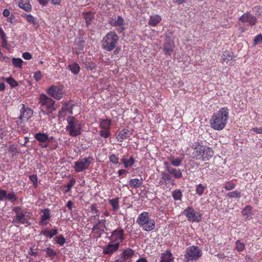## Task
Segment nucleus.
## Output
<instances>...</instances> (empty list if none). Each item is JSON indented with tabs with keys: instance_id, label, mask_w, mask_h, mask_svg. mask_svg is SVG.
<instances>
[{
	"instance_id": "nucleus-32",
	"label": "nucleus",
	"mask_w": 262,
	"mask_h": 262,
	"mask_svg": "<svg viewBox=\"0 0 262 262\" xmlns=\"http://www.w3.org/2000/svg\"><path fill=\"white\" fill-rule=\"evenodd\" d=\"M84 16V18L85 19V21L86 25L88 26L90 24V21L94 17L93 14L91 13V11L88 12L83 14Z\"/></svg>"
},
{
	"instance_id": "nucleus-12",
	"label": "nucleus",
	"mask_w": 262,
	"mask_h": 262,
	"mask_svg": "<svg viewBox=\"0 0 262 262\" xmlns=\"http://www.w3.org/2000/svg\"><path fill=\"white\" fill-rule=\"evenodd\" d=\"M243 23H248L250 25H254L256 21V17L251 15L249 13L243 14L239 18Z\"/></svg>"
},
{
	"instance_id": "nucleus-15",
	"label": "nucleus",
	"mask_w": 262,
	"mask_h": 262,
	"mask_svg": "<svg viewBox=\"0 0 262 262\" xmlns=\"http://www.w3.org/2000/svg\"><path fill=\"white\" fill-rule=\"evenodd\" d=\"M110 24L113 26L120 27L121 29L120 32L124 29V27H123L124 25V19L122 18V17L120 16L112 19V20L110 21Z\"/></svg>"
},
{
	"instance_id": "nucleus-29",
	"label": "nucleus",
	"mask_w": 262,
	"mask_h": 262,
	"mask_svg": "<svg viewBox=\"0 0 262 262\" xmlns=\"http://www.w3.org/2000/svg\"><path fill=\"white\" fill-rule=\"evenodd\" d=\"M16 221L15 223H20L25 224L26 223V219L25 217V214L23 212H21L19 214L16 215Z\"/></svg>"
},
{
	"instance_id": "nucleus-7",
	"label": "nucleus",
	"mask_w": 262,
	"mask_h": 262,
	"mask_svg": "<svg viewBox=\"0 0 262 262\" xmlns=\"http://www.w3.org/2000/svg\"><path fill=\"white\" fill-rule=\"evenodd\" d=\"M92 158L89 157L79 160L75 163V170L77 172L82 171L88 168L91 163Z\"/></svg>"
},
{
	"instance_id": "nucleus-60",
	"label": "nucleus",
	"mask_w": 262,
	"mask_h": 262,
	"mask_svg": "<svg viewBox=\"0 0 262 262\" xmlns=\"http://www.w3.org/2000/svg\"><path fill=\"white\" fill-rule=\"evenodd\" d=\"M0 36L2 39H4L6 38V35L2 28H0Z\"/></svg>"
},
{
	"instance_id": "nucleus-16",
	"label": "nucleus",
	"mask_w": 262,
	"mask_h": 262,
	"mask_svg": "<svg viewBox=\"0 0 262 262\" xmlns=\"http://www.w3.org/2000/svg\"><path fill=\"white\" fill-rule=\"evenodd\" d=\"M119 245L118 243L109 244L103 250V253L106 254H112L114 251L118 250Z\"/></svg>"
},
{
	"instance_id": "nucleus-53",
	"label": "nucleus",
	"mask_w": 262,
	"mask_h": 262,
	"mask_svg": "<svg viewBox=\"0 0 262 262\" xmlns=\"http://www.w3.org/2000/svg\"><path fill=\"white\" fill-rule=\"evenodd\" d=\"M110 161L113 163H118V159L116 157L115 155H112L110 157Z\"/></svg>"
},
{
	"instance_id": "nucleus-56",
	"label": "nucleus",
	"mask_w": 262,
	"mask_h": 262,
	"mask_svg": "<svg viewBox=\"0 0 262 262\" xmlns=\"http://www.w3.org/2000/svg\"><path fill=\"white\" fill-rule=\"evenodd\" d=\"M6 197L9 200H13L15 198V194L13 193H9Z\"/></svg>"
},
{
	"instance_id": "nucleus-51",
	"label": "nucleus",
	"mask_w": 262,
	"mask_h": 262,
	"mask_svg": "<svg viewBox=\"0 0 262 262\" xmlns=\"http://www.w3.org/2000/svg\"><path fill=\"white\" fill-rule=\"evenodd\" d=\"M34 77L36 81H39L41 78V72L39 71L36 72Z\"/></svg>"
},
{
	"instance_id": "nucleus-44",
	"label": "nucleus",
	"mask_w": 262,
	"mask_h": 262,
	"mask_svg": "<svg viewBox=\"0 0 262 262\" xmlns=\"http://www.w3.org/2000/svg\"><path fill=\"white\" fill-rule=\"evenodd\" d=\"M110 204L112 206L113 209L115 210L118 207V200L113 199L110 201Z\"/></svg>"
},
{
	"instance_id": "nucleus-63",
	"label": "nucleus",
	"mask_w": 262,
	"mask_h": 262,
	"mask_svg": "<svg viewBox=\"0 0 262 262\" xmlns=\"http://www.w3.org/2000/svg\"><path fill=\"white\" fill-rule=\"evenodd\" d=\"M48 1L49 0H38L39 3L42 5H46Z\"/></svg>"
},
{
	"instance_id": "nucleus-37",
	"label": "nucleus",
	"mask_w": 262,
	"mask_h": 262,
	"mask_svg": "<svg viewBox=\"0 0 262 262\" xmlns=\"http://www.w3.org/2000/svg\"><path fill=\"white\" fill-rule=\"evenodd\" d=\"M262 43V34H259L257 35L254 39L253 46H255L256 45Z\"/></svg>"
},
{
	"instance_id": "nucleus-36",
	"label": "nucleus",
	"mask_w": 262,
	"mask_h": 262,
	"mask_svg": "<svg viewBox=\"0 0 262 262\" xmlns=\"http://www.w3.org/2000/svg\"><path fill=\"white\" fill-rule=\"evenodd\" d=\"M236 249L238 251H242L245 249V244L237 240L236 242Z\"/></svg>"
},
{
	"instance_id": "nucleus-43",
	"label": "nucleus",
	"mask_w": 262,
	"mask_h": 262,
	"mask_svg": "<svg viewBox=\"0 0 262 262\" xmlns=\"http://www.w3.org/2000/svg\"><path fill=\"white\" fill-rule=\"evenodd\" d=\"M100 135L105 138H107L110 135V130L102 129L100 131Z\"/></svg>"
},
{
	"instance_id": "nucleus-50",
	"label": "nucleus",
	"mask_w": 262,
	"mask_h": 262,
	"mask_svg": "<svg viewBox=\"0 0 262 262\" xmlns=\"http://www.w3.org/2000/svg\"><path fill=\"white\" fill-rule=\"evenodd\" d=\"M83 43H84V40L82 39H79L77 42V44L78 46V49L79 50H82L83 48Z\"/></svg>"
},
{
	"instance_id": "nucleus-20",
	"label": "nucleus",
	"mask_w": 262,
	"mask_h": 262,
	"mask_svg": "<svg viewBox=\"0 0 262 262\" xmlns=\"http://www.w3.org/2000/svg\"><path fill=\"white\" fill-rule=\"evenodd\" d=\"M161 20V17L158 15H151L148 20L149 25L155 26L159 24Z\"/></svg>"
},
{
	"instance_id": "nucleus-21",
	"label": "nucleus",
	"mask_w": 262,
	"mask_h": 262,
	"mask_svg": "<svg viewBox=\"0 0 262 262\" xmlns=\"http://www.w3.org/2000/svg\"><path fill=\"white\" fill-rule=\"evenodd\" d=\"M18 5L20 8L28 12L31 9V6L29 4L28 0H20L18 2Z\"/></svg>"
},
{
	"instance_id": "nucleus-24",
	"label": "nucleus",
	"mask_w": 262,
	"mask_h": 262,
	"mask_svg": "<svg viewBox=\"0 0 262 262\" xmlns=\"http://www.w3.org/2000/svg\"><path fill=\"white\" fill-rule=\"evenodd\" d=\"M173 260V257L169 251L162 254L161 262H170Z\"/></svg>"
},
{
	"instance_id": "nucleus-41",
	"label": "nucleus",
	"mask_w": 262,
	"mask_h": 262,
	"mask_svg": "<svg viewBox=\"0 0 262 262\" xmlns=\"http://www.w3.org/2000/svg\"><path fill=\"white\" fill-rule=\"evenodd\" d=\"M205 186H203L201 184L198 185L196 188V191L198 194L201 195L205 190Z\"/></svg>"
},
{
	"instance_id": "nucleus-46",
	"label": "nucleus",
	"mask_w": 262,
	"mask_h": 262,
	"mask_svg": "<svg viewBox=\"0 0 262 262\" xmlns=\"http://www.w3.org/2000/svg\"><path fill=\"white\" fill-rule=\"evenodd\" d=\"M57 243L60 245H62L65 243V239L62 235H59L57 237Z\"/></svg>"
},
{
	"instance_id": "nucleus-8",
	"label": "nucleus",
	"mask_w": 262,
	"mask_h": 262,
	"mask_svg": "<svg viewBox=\"0 0 262 262\" xmlns=\"http://www.w3.org/2000/svg\"><path fill=\"white\" fill-rule=\"evenodd\" d=\"M40 102L42 105L46 106L49 110H55L54 106V101L52 99L47 97L45 94H41L40 97Z\"/></svg>"
},
{
	"instance_id": "nucleus-62",
	"label": "nucleus",
	"mask_w": 262,
	"mask_h": 262,
	"mask_svg": "<svg viewBox=\"0 0 262 262\" xmlns=\"http://www.w3.org/2000/svg\"><path fill=\"white\" fill-rule=\"evenodd\" d=\"M3 15L5 17H8L10 15V11L8 9H5L3 11Z\"/></svg>"
},
{
	"instance_id": "nucleus-28",
	"label": "nucleus",
	"mask_w": 262,
	"mask_h": 262,
	"mask_svg": "<svg viewBox=\"0 0 262 262\" xmlns=\"http://www.w3.org/2000/svg\"><path fill=\"white\" fill-rule=\"evenodd\" d=\"M36 139L40 142H46L48 140V137L47 135L42 133H37L35 135Z\"/></svg>"
},
{
	"instance_id": "nucleus-61",
	"label": "nucleus",
	"mask_w": 262,
	"mask_h": 262,
	"mask_svg": "<svg viewBox=\"0 0 262 262\" xmlns=\"http://www.w3.org/2000/svg\"><path fill=\"white\" fill-rule=\"evenodd\" d=\"M73 205V202L71 201H69L67 203V206L70 210H72V207Z\"/></svg>"
},
{
	"instance_id": "nucleus-1",
	"label": "nucleus",
	"mask_w": 262,
	"mask_h": 262,
	"mask_svg": "<svg viewBox=\"0 0 262 262\" xmlns=\"http://www.w3.org/2000/svg\"><path fill=\"white\" fill-rule=\"evenodd\" d=\"M229 118L228 110L222 108L219 112L212 117L210 120L211 127L215 130H221L225 127Z\"/></svg>"
},
{
	"instance_id": "nucleus-23",
	"label": "nucleus",
	"mask_w": 262,
	"mask_h": 262,
	"mask_svg": "<svg viewBox=\"0 0 262 262\" xmlns=\"http://www.w3.org/2000/svg\"><path fill=\"white\" fill-rule=\"evenodd\" d=\"M142 184V179H133L129 181V185L131 187L136 188H139Z\"/></svg>"
},
{
	"instance_id": "nucleus-49",
	"label": "nucleus",
	"mask_w": 262,
	"mask_h": 262,
	"mask_svg": "<svg viewBox=\"0 0 262 262\" xmlns=\"http://www.w3.org/2000/svg\"><path fill=\"white\" fill-rule=\"evenodd\" d=\"M122 161L124 163V164L125 165V167H127L128 166H132L134 164V161H133L130 162V163H127V159H126L125 157H124L122 159Z\"/></svg>"
},
{
	"instance_id": "nucleus-34",
	"label": "nucleus",
	"mask_w": 262,
	"mask_h": 262,
	"mask_svg": "<svg viewBox=\"0 0 262 262\" xmlns=\"http://www.w3.org/2000/svg\"><path fill=\"white\" fill-rule=\"evenodd\" d=\"M57 234V230L56 229H54L52 230H46L43 232V234L46 236H49L50 237H53L54 235H55Z\"/></svg>"
},
{
	"instance_id": "nucleus-35",
	"label": "nucleus",
	"mask_w": 262,
	"mask_h": 262,
	"mask_svg": "<svg viewBox=\"0 0 262 262\" xmlns=\"http://www.w3.org/2000/svg\"><path fill=\"white\" fill-rule=\"evenodd\" d=\"M5 80L11 85L12 87H15L17 86L18 83L12 77L5 78Z\"/></svg>"
},
{
	"instance_id": "nucleus-10",
	"label": "nucleus",
	"mask_w": 262,
	"mask_h": 262,
	"mask_svg": "<svg viewBox=\"0 0 262 262\" xmlns=\"http://www.w3.org/2000/svg\"><path fill=\"white\" fill-rule=\"evenodd\" d=\"M22 108L20 111V115L19 119L20 122H27L33 115V111L30 108H25L24 104H21Z\"/></svg>"
},
{
	"instance_id": "nucleus-54",
	"label": "nucleus",
	"mask_w": 262,
	"mask_h": 262,
	"mask_svg": "<svg viewBox=\"0 0 262 262\" xmlns=\"http://www.w3.org/2000/svg\"><path fill=\"white\" fill-rule=\"evenodd\" d=\"M75 183V181L74 180H72L67 185V192H68L70 190L71 188L74 185Z\"/></svg>"
},
{
	"instance_id": "nucleus-57",
	"label": "nucleus",
	"mask_w": 262,
	"mask_h": 262,
	"mask_svg": "<svg viewBox=\"0 0 262 262\" xmlns=\"http://www.w3.org/2000/svg\"><path fill=\"white\" fill-rule=\"evenodd\" d=\"M162 179L165 182L170 180V177L169 175H168L167 174H163V177H162Z\"/></svg>"
},
{
	"instance_id": "nucleus-9",
	"label": "nucleus",
	"mask_w": 262,
	"mask_h": 262,
	"mask_svg": "<svg viewBox=\"0 0 262 262\" xmlns=\"http://www.w3.org/2000/svg\"><path fill=\"white\" fill-rule=\"evenodd\" d=\"M184 213L189 221L198 222L201 220L200 216L191 207L186 209Z\"/></svg>"
},
{
	"instance_id": "nucleus-64",
	"label": "nucleus",
	"mask_w": 262,
	"mask_h": 262,
	"mask_svg": "<svg viewBox=\"0 0 262 262\" xmlns=\"http://www.w3.org/2000/svg\"><path fill=\"white\" fill-rule=\"evenodd\" d=\"M254 132L258 134H262V128H254Z\"/></svg>"
},
{
	"instance_id": "nucleus-22",
	"label": "nucleus",
	"mask_w": 262,
	"mask_h": 262,
	"mask_svg": "<svg viewBox=\"0 0 262 262\" xmlns=\"http://www.w3.org/2000/svg\"><path fill=\"white\" fill-rule=\"evenodd\" d=\"M233 57V53L228 51H225L222 56V59L226 63H228L229 61L232 60Z\"/></svg>"
},
{
	"instance_id": "nucleus-48",
	"label": "nucleus",
	"mask_w": 262,
	"mask_h": 262,
	"mask_svg": "<svg viewBox=\"0 0 262 262\" xmlns=\"http://www.w3.org/2000/svg\"><path fill=\"white\" fill-rule=\"evenodd\" d=\"M181 160L179 158L177 159L176 160H171V163L172 165L175 166H178L181 163Z\"/></svg>"
},
{
	"instance_id": "nucleus-11",
	"label": "nucleus",
	"mask_w": 262,
	"mask_h": 262,
	"mask_svg": "<svg viewBox=\"0 0 262 262\" xmlns=\"http://www.w3.org/2000/svg\"><path fill=\"white\" fill-rule=\"evenodd\" d=\"M123 230L119 229L114 230L111 236L112 243H118V245H119L123 239Z\"/></svg>"
},
{
	"instance_id": "nucleus-38",
	"label": "nucleus",
	"mask_w": 262,
	"mask_h": 262,
	"mask_svg": "<svg viewBox=\"0 0 262 262\" xmlns=\"http://www.w3.org/2000/svg\"><path fill=\"white\" fill-rule=\"evenodd\" d=\"M172 196L175 200H181L182 197V192L180 190H176L173 192Z\"/></svg>"
},
{
	"instance_id": "nucleus-52",
	"label": "nucleus",
	"mask_w": 262,
	"mask_h": 262,
	"mask_svg": "<svg viewBox=\"0 0 262 262\" xmlns=\"http://www.w3.org/2000/svg\"><path fill=\"white\" fill-rule=\"evenodd\" d=\"M24 58L27 60H30L32 58V55L29 52H25L23 54Z\"/></svg>"
},
{
	"instance_id": "nucleus-14",
	"label": "nucleus",
	"mask_w": 262,
	"mask_h": 262,
	"mask_svg": "<svg viewBox=\"0 0 262 262\" xmlns=\"http://www.w3.org/2000/svg\"><path fill=\"white\" fill-rule=\"evenodd\" d=\"M213 156V151L208 146H205L203 151L202 152L201 157L199 159H202L203 161L209 160Z\"/></svg>"
},
{
	"instance_id": "nucleus-58",
	"label": "nucleus",
	"mask_w": 262,
	"mask_h": 262,
	"mask_svg": "<svg viewBox=\"0 0 262 262\" xmlns=\"http://www.w3.org/2000/svg\"><path fill=\"white\" fill-rule=\"evenodd\" d=\"M6 196V191L0 190V200H3Z\"/></svg>"
},
{
	"instance_id": "nucleus-18",
	"label": "nucleus",
	"mask_w": 262,
	"mask_h": 262,
	"mask_svg": "<svg viewBox=\"0 0 262 262\" xmlns=\"http://www.w3.org/2000/svg\"><path fill=\"white\" fill-rule=\"evenodd\" d=\"M165 165L166 166L167 170L176 178H180L182 177V173L180 170H178L168 165L167 163L165 162Z\"/></svg>"
},
{
	"instance_id": "nucleus-13",
	"label": "nucleus",
	"mask_w": 262,
	"mask_h": 262,
	"mask_svg": "<svg viewBox=\"0 0 262 262\" xmlns=\"http://www.w3.org/2000/svg\"><path fill=\"white\" fill-rule=\"evenodd\" d=\"M105 222V220L104 219L99 220L98 223L93 228V231L98 234H101L102 232H104V229H106Z\"/></svg>"
},
{
	"instance_id": "nucleus-33",
	"label": "nucleus",
	"mask_w": 262,
	"mask_h": 262,
	"mask_svg": "<svg viewBox=\"0 0 262 262\" xmlns=\"http://www.w3.org/2000/svg\"><path fill=\"white\" fill-rule=\"evenodd\" d=\"M13 64L15 67L21 68L23 61L20 58H13L12 59Z\"/></svg>"
},
{
	"instance_id": "nucleus-3",
	"label": "nucleus",
	"mask_w": 262,
	"mask_h": 262,
	"mask_svg": "<svg viewBox=\"0 0 262 262\" xmlns=\"http://www.w3.org/2000/svg\"><path fill=\"white\" fill-rule=\"evenodd\" d=\"M137 223L146 231H151L155 228V222L149 219L148 213L144 212L140 214Z\"/></svg>"
},
{
	"instance_id": "nucleus-6",
	"label": "nucleus",
	"mask_w": 262,
	"mask_h": 262,
	"mask_svg": "<svg viewBox=\"0 0 262 262\" xmlns=\"http://www.w3.org/2000/svg\"><path fill=\"white\" fill-rule=\"evenodd\" d=\"M48 94L51 97L57 100H60L64 94L62 86L51 85L47 90Z\"/></svg>"
},
{
	"instance_id": "nucleus-47",
	"label": "nucleus",
	"mask_w": 262,
	"mask_h": 262,
	"mask_svg": "<svg viewBox=\"0 0 262 262\" xmlns=\"http://www.w3.org/2000/svg\"><path fill=\"white\" fill-rule=\"evenodd\" d=\"M235 185L233 183H228L225 186V189L227 190H231L234 189Z\"/></svg>"
},
{
	"instance_id": "nucleus-40",
	"label": "nucleus",
	"mask_w": 262,
	"mask_h": 262,
	"mask_svg": "<svg viewBox=\"0 0 262 262\" xmlns=\"http://www.w3.org/2000/svg\"><path fill=\"white\" fill-rule=\"evenodd\" d=\"M50 218V213L49 210L48 209H46L43 211V214L41 217V222H43L45 220H48Z\"/></svg>"
},
{
	"instance_id": "nucleus-45",
	"label": "nucleus",
	"mask_w": 262,
	"mask_h": 262,
	"mask_svg": "<svg viewBox=\"0 0 262 262\" xmlns=\"http://www.w3.org/2000/svg\"><path fill=\"white\" fill-rule=\"evenodd\" d=\"M30 180L33 182V185L35 187L37 186V178L36 175H31L30 176Z\"/></svg>"
},
{
	"instance_id": "nucleus-2",
	"label": "nucleus",
	"mask_w": 262,
	"mask_h": 262,
	"mask_svg": "<svg viewBox=\"0 0 262 262\" xmlns=\"http://www.w3.org/2000/svg\"><path fill=\"white\" fill-rule=\"evenodd\" d=\"M119 37L114 32L108 33L103 39V48L108 51H112L116 47Z\"/></svg>"
},
{
	"instance_id": "nucleus-59",
	"label": "nucleus",
	"mask_w": 262,
	"mask_h": 262,
	"mask_svg": "<svg viewBox=\"0 0 262 262\" xmlns=\"http://www.w3.org/2000/svg\"><path fill=\"white\" fill-rule=\"evenodd\" d=\"M20 208L19 207H15L13 208V211L16 213V215L19 214L21 212H20Z\"/></svg>"
},
{
	"instance_id": "nucleus-19",
	"label": "nucleus",
	"mask_w": 262,
	"mask_h": 262,
	"mask_svg": "<svg viewBox=\"0 0 262 262\" xmlns=\"http://www.w3.org/2000/svg\"><path fill=\"white\" fill-rule=\"evenodd\" d=\"M242 215L245 217V220H249L252 217V213L251 212V207L250 206H246L242 212Z\"/></svg>"
},
{
	"instance_id": "nucleus-39",
	"label": "nucleus",
	"mask_w": 262,
	"mask_h": 262,
	"mask_svg": "<svg viewBox=\"0 0 262 262\" xmlns=\"http://www.w3.org/2000/svg\"><path fill=\"white\" fill-rule=\"evenodd\" d=\"M27 20L28 22L32 23L34 27H37L38 26V24L36 22L34 17L33 16L31 15H28L27 16Z\"/></svg>"
},
{
	"instance_id": "nucleus-31",
	"label": "nucleus",
	"mask_w": 262,
	"mask_h": 262,
	"mask_svg": "<svg viewBox=\"0 0 262 262\" xmlns=\"http://www.w3.org/2000/svg\"><path fill=\"white\" fill-rule=\"evenodd\" d=\"M69 68L71 71V72L74 74H78L80 69L78 64L75 63L72 64H70L69 66Z\"/></svg>"
},
{
	"instance_id": "nucleus-26",
	"label": "nucleus",
	"mask_w": 262,
	"mask_h": 262,
	"mask_svg": "<svg viewBox=\"0 0 262 262\" xmlns=\"http://www.w3.org/2000/svg\"><path fill=\"white\" fill-rule=\"evenodd\" d=\"M134 252L133 250L130 249H127L123 252L122 257L124 260L129 259L134 255Z\"/></svg>"
},
{
	"instance_id": "nucleus-30",
	"label": "nucleus",
	"mask_w": 262,
	"mask_h": 262,
	"mask_svg": "<svg viewBox=\"0 0 262 262\" xmlns=\"http://www.w3.org/2000/svg\"><path fill=\"white\" fill-rule=\"evenodd\" d=\"M174 45L172 42H167L164 47V50L165 53L168 54H170L173 49Z\"/></svg>"
},
{
	"instance_id": "nucleus-4",
	"label": "nucleus",
	"mask_w": 262,
	"mask_h": 262,
	"mask_svg": "<svg viewBox=\"0 0 262 262\" xmlns=\"http://www.w3.org/2000/svg\"><path fill=\"white\" fill-rule=\"evenodd\" d=\"M68 125L67 127L70 135L76 136L80 134V125L74 117H70L67 119Z\"/></svg>"
},
{
	"instance_id": "nucleus-17",
	"label": "nucleus",
	"mask_w": 262,
	"mask_h": 262,
	"mask_svg": "<svg viewBox=\"0 0 262 262\" xmlns=\"http://www.w3.org/2000/svg\"><path fill=\"white\" fill-rule=\"evenodd\" d=\"M132 134V132L128 129H123L120 131L117 137V139L118 141L122 142L124 139L130 137Z\"/></svg>"
},
{
	"instance_id": "nucleus-25",
	"label": "nucleus",
	"mask_w": 262,
	"mask_h": 262,
	"mask_svg": "<svg viewBox=\"0 0 262 262\" xmlns=\"http://www.w3.org/2000/svg\"><path fill=\"white\" fill-rule=\"evenodd\" d=\"M111 121L108 119H102L100 122V126L102 129L110 130Z\"/></svg>"
},
{
	"instance_id": "nucleus-42",
	"label": "nucleus",
	"mask_w": 262,
	"mask_h": 262,
	"mask_svg": "<svg viewBox=\"0 0 262 262\" xmlns=\"http://www.w3.org/2000/svg\"><path fill=\"white\" fill-rule=\"evenodd\" d=\"M227 196L230 198H239L241 196L240 193L237 190L229 192L227 194Z\"/></svg>"
},
{
	"instance_id": "nucleus-55",
	"label": "nucleus",
	"mask_w": 262,
	"mask_h": 262,
	"mask_svg": "<svg viewBox=\"0 0 262 262\" xmlns=\"http://www.w3.org/2000/svg\"><path fill=\"white\" fill-rule=\"evenodd\" d=\"M47 253L51 257H53L56 255V253L51 249H48Z\"/></svg>"
},
{
	"instance_id": "nucleus-27",
	"label": "nucleus",
	"mask_w": 262,
	"mask_h": 262,
	"mask_svg": "<svg viewBox=\"0 0 262 262\" xmlns=\"http://www.w3.org/2000/svg\"><path fill=\"white\" fill-rule=\"evenodd\" d=\"M204 147V146L198 145L194 148L193 154L194 155L195 157H196V159H199V157H201L202 152L203 151Z\"/></svg>"
},
{
	"instance_id": "nucleus-5",
	"label": "nucleus",
	"mask_w": 262,
	"mask_h": 262,
	"mask_svg": "<svg viewBox=\"0 0 262 262\" xmlns=\"http://www.w3.org/2000/svg\"><path fill=\"white\" fill-rule=\"evenodd\" d=\"M202 255V251L197 246L188 247L185 254V258L187 261L192 260H196Z\"/></svg>"
}]
</instances>
